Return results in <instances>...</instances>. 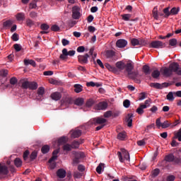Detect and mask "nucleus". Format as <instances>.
Instances as JSON below:
<instances>
[{
    "label": "nucleus",
    "instance_id": "obj_46",
    "mask_svg": "<svg viewBox=\"0 0 181 181\" xmlns=\"http://www.w3.org/2000/svg\"><path fill=\"white\" fill-rule=\"evenodd\" d=\"M104 163H100L96 168V172L97 173H98L99 175H101V170H103V168L104 166Z\"/></svg>",
    "mask_w": 181,
    "mask_h": 181
},
{
    "label": "nucleus",
    "instance_id": "obj_39",
    "mask_svg": "<svg viewBox=\"0 0 181 181\" xmlns=\"http://www.w3.org/2000/svg\"><path fill=\"white\" fill-rule=\"evenodd\" d=\"M132 16L129 13L123 14V15H122V19L123 21H125L126 22H128L129 21H130Z\"/></svg>",
    "mask_w": 181,
    "mask_h": 181
},
{
    "label": "nucleus",
    "instance_id": "obj_41",
    "mask_svg": "<svg viewBox=\"0 0 181 181\" xmlns=\"http://www.w3.org/2000/svg\"><path fill=\"white\" fill-rule=\"evenodd\" d=\"M179 11H180V7H173L170 10V13L171 15H177V13H179Z\"/></svg>",
    "mask_w": 181,
    "mask_h": 181
},
{
    "label": "nucleus",
    "instance_id": "obj_18",
    "mask_svg": "<svg viewBox=\"0 0 181 181\" xmlns=\"http://www.w3.org/2000/svg\"><path fill=\"white\" fill-rule=\"evenodd\" d=\"M93 122L94 124L101 125L103 124H105V122H107V120L103 117H95L93 119Z\"/></svg>",
    "mask_w": 181,
    "mask_h": 181
},
{
    "label": "nucleus",
    "instance_id": "obj_43",
    "mask_svg": "<svg viewBox=\"0 0 181 181\" xmlns=\"http://www.w3.org/2000/svg\"><path fill=\"white\" fill-rule=\"evenodd\" d=\"M17 21H25V14L23 13H18L16 15Z\"/></svg>",
    "mask_w": 181,
    "mask_h": 181
},
{
    "label": "nucleus",
    "instance_id": "obj_29",
    "mask_svg": "<svg viewBox=\"0 0 181 181\" xmlns=\"http://www.w3.org/2000/svg\"><path fill=\"white\" fill-rule=\"evenodd\" d=\"M68 141L67 137L62 136L58 139V145H64V144H66Z\"/></svg>",
    "mask_w": 181,
    "mask_h": 181
},
{
    "label": "nucleus",
    "instance_id": "obj_56",
    "mask_svg": "<svg viewBox=\"0 0 181 181\" xmlns=\"http://www.w3.org/2000/svg\"><path fill=\"white\" fill-rule=\"evenodd\" d=\"M123 105L125 108H129V105H131V101H129L128 99L124 100Z\"/></svg>",
    "mask_w": 181,
    "mask_h": 181
},
{
    "label": "nucleus",
    "instance_id": "obj_59",
    "mask_svg": "<svg viewBox=\"0 0 181 181\" xmlns=\"http://www.w3.org/2000/svg\"><path fill=\"white\" fill-rule=\"evenodd\" d=\"M0 76H1V77H6V76H8V70L6 69H2L1 71L0 70Z\"/></svg>",
    "mask_w": 181,
    "mask_h": 181
},
{
    "label": "nucleus",
    "instance_id": "obj_33",
    "mask_svg": "<svg viewBox=\"0 0 181 181\" xmlns=\"http://www.w3.org/2000/svg\"><path fill=\"white\" fill-rule=\"evenodd\" d=\"M114 56H115V52H114L112 49L106 51V57L107 59H111V57H114Z\"/></svg>",
    "mask_w": 181,
    "mask_h": 181
},
{
    "label": "nucleus",
    "instance_id": "obj_64",
    "mask_svg": "<svg viewBox=\"0 0 181 181\" xmlns=\"http://www.w3.org/2000/svg\"><path fill=\"white\" fill-rule=\"evenodd\" d=\"M175 138H177L178 141L181 142V129L178 130L175 134Z\"/></svg>",
    "mask_w": 181,
    "mask_h": 181
},
{
    "label": "nucleus",
    "instance_id": "obj_36",
    "mask_svg": "<svg viewBox=\"0 0 181 181\" xmlns=\"http://www.w3.org/2000/svg\"><path fill=\"white\" fill-rule=\"evenodd\" d=\"M83 103H84V99L81 98H76L74 101L75 105H83Z\"/></svg>",
    "mask_w": 181,
    "mask_h": 181
},
{
    "label": "nucleus",
    "instance_id": "obj_19",
    "mask_svg": "<svg viewBox=\"0 0 181 181\" xmlns=\"http://www.w3.org/2000/svg\"><path fill=\"white\" fill-rule=\"evenodd\" d=\"M20 83L21 84L22 88H23L24 90H28V88H29L30 81H28L27 79H21L20 81Z\"/></svg>",
    "mask_w": 181,
    "mask_h": 181
},
{
    "label": "nucleus",
    "instance_id": "obj_58",
    "mask_svg": "<svg viewBox=\"0 0 181 181\" xmlns=\"http://www.w3.org/2000/svg\"><path fill=\"white\" fill-rule=\"evenodd\" d=\"M51 30H52V32H59L60 30V27L57 25H53L51 27Z\"/></svg>",
    "mask_w": 181,
    "mask_h": 181
},
{
    "label": "nucleus",
    "instance_id": "obj_30",
    "mask_svg": "<svg viewBox=\"0 0 181 181\" xmlns=\"http://www.w3.org/2000/svg\"><path fill=\"white\" fill-rule=\"evenodd\" d=\"M116 67H117V69L119 70H124L125 69V64L123 62H117L116 63Z\"/></svg>",
    "mask_w": 181,
    "mask_h": 181
},
{
    "label": "nucleus",
    "instance_id": "obj_20",
    "mask_svg": "<svg viewBox=\"0 0 181 181\" xmlns=\"http://www.w3.org/2000/svg\"><path fill=\"white\" fill-rule=\"evenodd\" d=\"M8 173H9L8 167H6V165H2L0 164V175H8Z\"/></svg>",
    "mask_w": 181,
    "mask_h": 181
},
{
    "label": "nucleus",
    "instance_id": "obj_61",
    "mask_svg": "<svg viewBox=\"0 0 181 181\" xmlns=\"http://www.w3.org/2000/svg\"><path fill=\"white\" fill-rule=\"evenodd\" d=\"M139 46H146V45H148V42L145 39H139Z\"/></svg>",
    "mask_w": 181,
    "mask_h": 181
},
{
    "label": "nucleus",
    "instance_id": "obj_23",
    "mask_svg": "<svg viewBox=\"0 0 181 181\" xmlns=\"http://www.w3.org/2000/svg\"><path fill=\"white\" fill-rule=\"evenodd\" d=\"M29 90H37V83L35 81H30L28 84Z\"/></svg>",
    "mask_w": 181,
    "mask_h": 181
},
{
    "label": "nucleus",
    "instance_id": "obj_35",
    "mask_svg": "<svg viewBox=\"0 0 181 181\" xmlns=\"http://www.w3.org/2000/svg\"><path fill=\"white\" fill-rule=\"evenodd\" d=\"M172 125V123L168 120L164 121L162 124H161V128H163V129H166V128H169L170 126Z\"/></svg>",
    "mask_w": 181,
    "mask_h": 181
},
{
    "label": "nucleus",
    "instance_id": "obj_15",
    "mask_svg": "<svg viewBox=\"0 0 181 181\" xmlns=\"http://www.w3.org/2000/svg\"><path fill=\"white\" fill-rule=\"evenodd\" d=\"M83 143H84L83 139H81L79 141L74 140L71 143V146L72 147V149H77V148H78V146H80L81 144H83Z\"/></svg>",
    "mask_w": 181,
    "mask_h": 181
},
{
    "label": "nucleus",
    "instance_id": "obj_16",
    "mask_svg": "<svg viewBox=\"0 0 181 181\" xmlns=\"http://www.w3.org/2000/svg\"><path fill=\"white\" fill-rule=\"evenodd\" d=\"M66 170L63 168H60L57 171V176L59 177V179H64L66 177Z\"/></svg>",
    "mask_w": 181,
    "mask_h": 181
},
{
    "label": "nucleus",
    "instance_id": "obj_48",
    "mask_svg": "<svg viewBox=\"0 0 181 181\" xmlns=\"http://www.w3.org/2000/svg\"><path fill=\"white\" fill-rule=\"evenodd\" d=\"M170 46H176L177 45V40L176 38H173L169 40Z\"/></svg>",
    "mask_w": 181,
    "mask_h": 181
},
{
    "label": "nucleus",
    "instance_id": "obj_21",
    "mask_svg": "<svg viewBox=\"0 0 181 181\" xmlns=\"http://www.w3.org/2000/svg\"><path fill=\"white\" fill-rule=\"evenodd\" d=\"M132 117H134L133 114H128L126 117V122H127V127H132Z\"/></svg>",
    "mask_w": 181,
    "mask_h": 181
},
{
    "label": "nucleus",
    "instance_id": "obj_31",
    "mask_svg": "<svg viewBox=\"0 0 181 181\" xmlns=\"http://www.w3.org/2000/svg\"><path fill=\"white\" fill-rule=\"evenodd\" d=\"M152 13H153V17L154 18V19L158 21V19H159V14L158 13V7L156 6L153 8Z\"/></svg>",
    "mask_w": 181,
    "mask_h": 181
},
{
    "label": "nucleus",
    "instance_id": "obj_52",
    "mask_svg": "<svg viewBox=\"0 0 181 181\" xmlns=\"http://www.w3.org/2000/svg\"><path fill=\"white\" fill-rule=\"evenodd\" d=\"M63 149L64 151H71V149H73V148L71 147V144L70 145L69 144H66L63 146Z\"/></svg>",
    "mask_w": 181,
    "mask_h": 181
},
{
    "label": "nucleus",
    "instance_id": "obj_25",
    "mask_svg": "<svg viewBox=\"0 0 181 181\" xmlns=\"http://www.w3.org/2000/svg\"><path fill=\"white\" fill-rule=\"evenodd\" d=\"M13 22L11 20H7L3 23V27L5 28V29H9L13 25Z\"/></svg>",
    "mask_w": 181,
    "mask_h": 181
},
{
    "label": "nucleus",
    "instance_id": "obj_27",
    "mask_svg": "<svg viewBox=\"0 0 181 181\" xmlns=\"http://www.w3.org/2000/svg\"><path fill=\"white\" fill-rule=\"evenodd\" d=\"M95 104V100L93 98H89L86 103V106L90 108V107H93Z\"/></svg>",
    "mask_w": 181,
    "mask_h": 181
},
{
    "label": "nucleus",
    "instance_id": "obj_6",
    "mask_svg": "<svg viewBox=\"0 0 181 181\" xmlns=\"http://www.w3.org/2000/svg\"><path fill=\"white\" fill-rule=\"evenodd\" d=\"M89 57H90V54H85L83 55H78V61L81 64H88Z\"/></svg>",
    "mask_w": 181,
    "mask_h": 181
},
{
    "label": "nucleus",
    "instance_id": "obj_7",
    "mask_svg": "<svg viewBox=\"0 0 181 181\" xmlns=\"http://www.w3.org/2000/svg\"><path fill=\"white\" fill-rule=\"evenodd\" d=\"M72 18L73 19H80V8L77 6L72 8Z\"/></svg>",
    "mask_w": 181,
    "mask_h": 181
},
{
    "label": "nucleus",
    "instance_id": "obj_37",
    "mask_svg": "<svg viewBox=\"0 0 181 181\" xmlns=\"http://www.w3.org/2000/svg\"><path fill=\"white\" fill-rule=\"evenodd\" d=\"M14 165L16 166V168H21L22 166V160L19 158H16L14 160Z\"/></svg>",
    "mask_w": 181,
    "mask_h": 181
},
{
    "label": "nucleus",
    "instance_id": "obj_54",
    "mask_svg": "<svg viewBox=\"0 0 181 181\" xmlns=\"http://www.w3.org/2000/svg\"><path fill=\"white\" fill-rule=\"evenodd\" d=\"M64 104H66V105H69V104H72L73 103V99L71 98H66L64 100Z\"/></svg>",
    "mask_w": 181,
    "mask_h": 181
},
{
    "label": "nucleus",
    "instance_id": "obj_17",
    "mask_svg": "<svg viewBox=\"0 0 181 181\" xmlns=\"http://www.w3.org/2000/svg\"><path fill=\"white\" fill-rule=\"evenodd\" d=\"M108 107V103L107 102H100L97 105V110H107Z\"/></svg>",
    "mask_w": 181,
    "mask_h": 181
},
{
    "label": "nucleus",
    "instance_id": "obj_38",
    "mask_svg": "<svg viewBox=\"0 0 181 181\" xmlns=\"http://www.w3.org/2000/svg\"><path fill=\"white\" fill-rule=\"evenodd\" d=\"M127 138V134L125 132H122L118 134L117 139H119L120 141H124Z\"/></svg>",
    "mask_w": 181,
    "mask_h": 181
},
{
    "label": "nucleus",
    "instance_id": "obj_1",
    "mask_svg": "<svg viewBox=\"0 0 181 181\" xmlns=\"http://www.w3.org/2000/svg\"><path fill=\"white\" fill-rule=\"evenodd\" d=\"M121 151L117 152V156L119 162L124 163V160H130L129 153L125 148H121Z\"/></svg>",
    "mask_w": 181,
    "mask_h": 181
},
{
    "label": "nucleus",
    "instance_id": "obj_26",
    "mask_svg": "<svg viewBox=\"0 0 181 181\" xmlns=\"http://www.w3.org/2000/svg\"><path fill=\"white\" fill-rule=\"evenodd\" d=\"M74 91L75 93H81V91H83V86H81V84H75L74 86Z\"/></svg>",
    "mask_w": 181,
    "mask_h": 181
},
{
    "label": "nucleus",
    "instance_id": "obj_8",
    "mask_svg": "<svg viewBox=\"0 0 181 181\" xmlns=\"http://www.w3.org/2000/svg\"><path fill=\"white\" fill-rule=\"evenodd\" d=\"M160 71L162 73V74L165 76V77H170V76H172V74H173V73L172 72L170 66L168 67H163L160 69Z\"/></svg>",
    "mask_w": 181,
    "mask_h": 181
},
{
    "label": "nucleus",
    "instance_id": "obj_3",
    "mask_svg": "<svg viewBox=\"0 0 181 181\" xmlns=\"http://www.w3.org/2000/svg\"><path fill=\"white\" fill-rule=\"evenodd\" d=\"M73 155H74L73 165H78V163H80V159H83L84 158V153L81 151H73Z\"/></svg>",
    "mask_w": 181,
    "mask_h": 181
},
{
    "label": "nucleus",
    "instance_id": "obj_13",
    "mask_svg": "<svg viewBox=\"0 0 181 181\" xmlns=\"http://www.w3.org/2000/svg\"><path fill=\"white\" fill-rule=\"evenodd\" d=\"M146 108V105H144V103H141L139 107L136 110V112L139 114V115H142Z\"/></svg>",
    "mask_w": 181,
    "mask_h": 181
},
{
    "label": "nucleus",
    "instance_id": "obj_57",
    "mask_svg": "<svg viewBox=\"0 0 181 181\" xmlns=\"http://www.w3.org/2000/svg\"><path fill=\"white\" fill-rule=\"evenodd\" d=\"M146 98V93L145 92H142L139 95V101H142V100H145Z\"/></svg>",
    "mask_w": 181,
    "mask_h": 181
},
{
    "label": "nucleus",
    "instance_id": "obj_53",
    "mask_svg": "<svg viewBox=\"0 0 181 181\" xmlns=\"http://www.w3.org/2000/svg\"><path fill=\"white\" fill-rule=\"evenodd\" d=\"M105 67L110 70V71H117V68L111 66L110 64H106Z\"/></svg>",
    "mask_w": 181,
    "mask_h": 181
},
{
    "label": "nucleus",
    "instance_id": "obj_63",
    "mask_svg": "<svg viewBox=\"0 0 181 181\" xmlns=\"http://www.w3.org/2000/svg\"><path fill=\"white\" fill-rule=\"evenodd\" d=\"M30 17H31L32 19H36V18H37V13L35 11H31L30 13Z\"/></svg>",
    "mask_w": 181,
    "mask_h": 181
},
{
    "label": "nucleus",
    "instance_id": "obj_32",
    "mask_svg": "<svg viewBox=\"0 0 181 181\" xmlns=\"http://www.w3.org/2000/svg\"><path fill=\"white\" fill-rule=\"evenodd\" d=\"M129 78L132 80H136V77H138V71H132L130 74H128Z\"/></svg>",
    "mask_w": 181,
    "mask_h": 181
},
{
    "label": "nucleus",
    "instance_id": "obj_62",
    "mask_svg": "<svg viewBox=\"0 0 181 181\" xmlns=\"http://www.w3.org/2000/svg\"><path fill=\"white\" fill-rule=\"evenodd\" d=\"M105 118H110V117H112V111L109 110L104 113Z\"/></svg>",
    "mask_w": 181,
    "mask_h": 181
},
{
    "label": "nucleus",
    "instance_id": "obj_40",
    "mask_svg": "<svg viewBox=\"0 0 181 181\" xmlns=\"http://www.w3.org/2000/svg\"><path fill=\"white\" fill-rule=\"evenodd\" d=\"M159 76H160V72L158 69L154 70L151 74L153 78H158Z\"/></svg>",
    "mask_w": 181,
    "mask_h": 181
},
{
    "label": "nucleus",
    "instance_id": "obj_14",
    "mask_svg": "<svg viewBox=\"0 0 181 181\" xmlns=\"http://www.w3.org/2000/svg\"><path fill=\"white\" fill-rule=\"evenodd\" d=\"M50 97L52 100L59 101V100L62 98V93H60V92H54L51 94Z\"/></svg>",
    "mask_w": 181,
    "mask_h": 181
},
{
    "label": "nucleus",
    "instance_id": "obj_55",
    "mask_svg": "<svg viewBox=\"0 0 181 181\" xmlns=\"http://www.w3.org/2000/svg\"><path fill=\"white\" fill-rule=\"evenodd\" d=\"M159 173H160V170H159L158 168H156L152 171V175L154 177H156V176H158Z\"/></svg>",
    "mask_w": 181,
    "mask_h": 181
},
{
    "label": "nucleus",
    "instance_id": "obj_12",
    "mask_svg": "<svg viewBox=\"0 0 181 181\" xmlns=\"http://www.w3.org/2000/svg\"><path fill=\"white\" fill-rule=\"evenodd\" d=\"M124 69L127 74H131V72L134 70V64L132 62H128L127 64H125Z\"/></svg>",
    "mask_w": 181,
    "mask_h": 181
},
{
    "label": "nucleus",
    "instance_id": "obj_50",
    "mask_svg": "<svg viewBox=\"0 0 181 181\" xmlns=\"http://www.w3.org/2000/svg\"><path fill=\"white\" fill-rule=\"evenodd\" d=\"M37 158V152L36 151H33L31 154L30 155V160H35Z\"/></svg>",
    "mask_w": 181,
    "mask_h": 181
},
{
    "label": "nucleus",
    "instance_id": "obj_47",
    "mask_svg": "<svg viewBox=\"0 0 181 181\" xmlns=\"http://www.w3.org/2000/svg\"><path fill=\"white\" fill-rule=\"evenodd\" d=\"M131 43L132 46H139V40L136 38L131 39Z\"/></svg>",
    "mask_w": 181,
    "mask_h": 181
},
{
    "label": "nucleus",
    "instance_id": "obj_51",
    "mask_svg": "<svg viewBox=\"0 0 181 181\" xmlns=\"http://www.w3.org/2000/svg\"><path fill=\"white\" fill-rule=\"evenodd\" d=\"M35 25V22L33 21L30 20V18H28L26 20V25L28 26V28H32Z\"/></svg>",
    "mask_w": 181,
    "mask_h": 181
},
{
    "label": "nucleus",
    "instance_id": "obj_49",
    "mask_svg": "<svg viewBox=\"0 0 181 181\" xmlns=\"http://www.w3.org/2000/svg\"><path fill=\"white\" fill-rule=\"evenodd\" d=\"M146 139H144L142 140L137 141V145L139 146H145L146 145Z\"/></svg>",
    "mask_w": 181,
    "mask_h": 181
},
{
    "label": "nucleus",
    "instance_id": "obj_42",
    "mask_svg": "<svg viewBox=\"0 0 181 181\" xmlns=\"http://www.w3.org/2000/svg\"><path fill=\"white\" fill-rule=\"evenodd\" d=\"M50 151V147L48 145H45L42 147L41 151L42 153H47Z\"/></svg>",
    "mask_w": 181,
    "mask_h": 181
},
{
    "label": "nucleus",
    "instance_id": "obj_22",
    "mask_svg": "<svg viewBox=\"0 0 181 181\" xmlns=\"http://www.w3.org/2000/svg\"><path fill=\"white\" fill-rule=\"evenodd\" d=\"M25 66H29L30 64L33 67H36V62L33 59H24Z\"/></svg>",
    "mask_w": 181,
    "mask_h": 181
},
{
    "label": "nucleus",
    "instance_id": "obj_28",
    "mask_svg": "<svg viewBox=\"0 0 181 181\" xmlns=\"http://www.w3.org/2000/svg\"><path fill=\"white\" fill-rule=\"evenodd\" d=\"M143 73L146 76L151 74V68L148 65L143 66Z\"/></svg>",
    "mask_w": 181,
    "mask_h": 181
},
{
    "label": "nucleus",
    "instance_id": "obj_34",
    "mask_svg": "<svg viewBox=\"0 0 181 181\" xmlns=\"http://www.w3.org/2000/svg\"><path fill=\"white\" fill-rule=\"evenodd\" d=\"M150 87H153V88H157L158 90H162V86L159 83H150Z\"/></svg>",
    "mask_w": 181,
    "mask_h": 181
},
{
    "label": "nucleus",
    "instance_id": "obj_60",
    "mask_svg": "<svg viewBox=\"0 0 181 181\" xmlns=\"http://www.w3.org/2000/svg\"><path fill=\"white\" fill-rule=\"evenodd\" d=\"M18 83V79L16 77H12L10 79V84L11 86H15V84H16Z\"/></svg>",
    "mask_w": 181,
    "mask_h": 181
},
{
    "label": "nucleus",
    "instance_id": "obj_45",
    "mask_svg": "<svg viewBox=\"0 0 181 181\" xmlns=\"http://www.w3.org/2000/svg\"><path fill=\"white\" fill-rule=\"evenodd\" d=\"M163 13L164 18H169V16H170L171 13L170 11H169V7H167L163 9Z\"/></svg>",
    "mask_w": 181,
    "mask_h": 181
},
{
    "label": "nucleus",
    "instance_id": "obj_5",
    "mask_svg": "<svg viewBox=\"0 0 181 181\" xmlns=\"http://www.w3.org/2000/svg\"><path fill=\"white\" fill-rule=\"evenodd\" d=\"M149 47L153 49H163V47H165V43L162 41L154 40L149 44Z\"/></svg>",
    "mask_w": 181,
    "mask_h": 181
},
{
    "label": "nucleus",
    "instance_id": "obj_11",
    "mask_svg": "<svg viewBox=\"0 0 181 181\" xmlns=\"http://www.w3.org/2000/svg\"><path fill=\"white\" fill-rule=\"evenodd\" d=\"M50 28V26L49 25H47V23H42L40 25V29L42 30V31L40 32L41 35H47V33H49V32L47 30H49V29Z\"/></svg>",
    "mask_w": 181,
    "mask_h": 181
},
{
    "label": "nucleus",
    "instance_id": "obj_10",
    "mask_svg": "<svg viewBox=\"0 0 181 181\" xmlns=\"http://www.w3.org/2000/svg\"><path fill=\"white\" fill-rule=\"evenodd\" d=\"M83 132L80 129H75L71 131V138L76 139V138H80L81 136V134Z\"/></svg>",
    "mask_w": 181,
    "mask_h": 181
},
{
    "label": "nucleus",
    "instance_id": "obj_24",
    "mask_svg": "<svg viewBox=\"0 0 181 181\" xmlns=\"http://www.w3.org/2000/svg\"><path fill=\"white\" fill-rule=\"evenodd\" d=\"M45 94V88L40 87L37 89V95H38V100H42V97H43V95Z\"/></svg>",
    "mask_w": 181,
    "mask_h": 181
},
{
    "label": "nucleus",
    "instance_id": "obj_2",
    "mask_svg": "<svg viewBox=\"0 0 181 181\" xmlns=\"http://www.w3.org/2000/svg\"><path fill=\"white\" fill-rule=\"evenodd\" d=\"M164 160H165V162H169L170 163L173 162L175 165L181 164L180 157H175V155H173V153H170L165 156Z\"/></svg>",
    "mask_w": 181,
    "mask_h": 181
},
{
    "label": "nucleus",
    "instance_id": "obj_9",
    "mask_svg": "<svg viewBox=\"0 0 181 181\" xmlns=\"http://www.w3.org/2000/svg\"><path fill=\"white\" fill-rule=\"evenodd\" d=\"M127 45H128V41L124 39H119L116 42V46L119 47V49H124Z\"/></svg>",
    "mask_w": 181,
    "mask_h": 181
},
{
    "label": "nucleus",
    "instance_id": "obj_4",
    "mask_svg": "<svg viewBox=\"0 0 181 181\" xmlns=\"http://www.w3.org/2000/svg\"><path fill=\"white\" fill-rule=\"evenodd\" d=\"M171 72L175 73L177 76H181V68L177 62H173L169 65Z\"/></svg>",
    "mask_w": 181,
    "mask_h": 181
},
{
    "label": "nucleus",
    "instance_id": "obj_44",
    "mask_svg": "<svg viewBox=\"0 0 181 181\" xmlns=\"http://www.w3.org/2000/svg\"><path fill=\"white\" fill-rule=\"evenodd\" d=\"M173 95H175L173 92H170L167 95L166 98L168 100V101H174L175 97H173Z\"/></svg>",
    "mask_w": 181,
    "mask_h": 181
}]
</instances>
